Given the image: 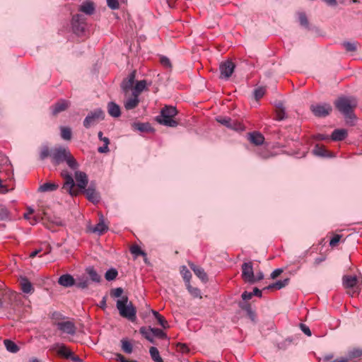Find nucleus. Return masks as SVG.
<instances>
[{
  "label": "nucleus",
  "mask_w": 362,
  "mask_h": 362,
  "mask_svg": "<svg viewBox=\"0 0 362 362\" xmlns=\"http://www.w3.org/2000/svg\"><path fill=\"white\" fill-rule=\"evenodd\" d=\"M336 108L345 117L346 119L355 117L354 110L357 106V100L354 97H339L335 102Z\"/></svg>",
  "instance_id": "nucleus-1"
},
{
  "label": "nucleus",
  "mask_w": 362,
  "mask_h": 362,
  "mask_svg": "<svg viewBox=\"0 0 362 362\" xmlns=\"http://www.w3.org/2000/svg\"><path fill=\"white\" fill-rule=\"evenodd\" d=\"M177 114V109L170 105H165L160 111V115L156 117V121L162 125L175 127L178 125V122L175 119Z\"/></svg>",
  "instance_id": "nucleus-2"
},
{
  "label": "nucleus",
  "mask_w": 362,
  "mask_h": 362,
  "mask_svg": "<svg viewBox=\"0 0 362 362\" xmlns=\"http://www.w3.org/2000/svg\"><path fill=\"white\" fill-rule=\"evenodd\" d=\"M117 308L119 315L129 321L134 322L136 318V309L132 302H129L127 296H123L117 301Z\"/></svg>",
  "instance_id": "nucleus-3"
},
{
  "label": "nucleus",
  "mask_w": 362,
  "mask_h": 362,
  "mask_svg": "<svg viewBox=\"0 0 362 362\" xmlns=\"http://www.w3.org/2000/svg\"><path fill=\"white\" fill-rule=\"evenodd\" d=\"M69 150L63 146H59L51 149L50 158L54 165H58L65 161L69 156Z\"/></svg>",
  "instance_id": "nucleus-4"
},
{
  "label": "nucleus",
  "mask_w": 362,
  "mask_h": 362,
  "mask_svg": "<svg viewBox=\"0 0 362 362\" xmlns=\"http://www.w3.org/2000/svg\"><path fill=\"white\" fill-rule=\"evenodd\" d=\"M105 118V113L100 109L98 108L91 111L88 113V115L83 120V126L88 129L91 126H94L98 124L100 120H103Z\"/></svg>",
  "instance_id": "nucleus-5"
},
{
  "label": "nucleus",
  "mask_w": 362,
  "mask_h": 362,
  "mask_svg": "<svg viewBox=\"0 0 362 362\" xmlns=\"http://www.w3.org/2000/svg\"><path fill=\"white\" fill-rule=\"evenodd\" d=\"M61 175L64 180L62 189L68 192L72 197L78 195V189L75 187L72 175L67 170H62Z\"/></svg>",
  "instance_id": "nucleus-6"
},
{
  "label": "nucleus",
  "mask_w": 362,
  "mask_h": 362,
  "mask_svg": "<svg viewBox=\"0 0 362 362\" xmlns=\"http://www.w3.org/2000/svg\"><path fill=\"white\" fill-rule=\"evenodd\" d=\"M216 119L218 123L228 129L239 132L245 130V126L236 119H232L226 116H218Z\"/></svg>",
  "instance_id": "nucleus-7"
},
{
  "label": "nucleus",
  "mask_w": 362,
  "mask_h": 362,
  "mask_svg": "<svg viewBox=\"0 0 362 362\" xmlns=\"http://www.w3.org/2000/svg\"><path fill=\"white\" fill-rule=\"evenodd\" d=\"M86 18L83 14L78 13L73 16L71 25L73 30L76 34L80 35L84 32L86 26Z\"/></svg>",
  "instance_id": "nucleus-8"
},
{
  "label": "nucleus",
  "mask_w": 362,
  "mask_h": 362,
  "mask_svg": "<svg viewBox=\"0 0 362 362\" xmlns=\"http://www.w3.org/2000/svg\"><path fill=\"white\" fill-rule=\"evenodd\" d=\"M241 269L242 278L245 282H248L250 284H254L256 282L252 262L243 263L242 264Z\"/></svg>",
  "instance_id": "nucleus-9"
},
{
  "label": "nucleus",
  "mask_w": 362,
  "mask_h": 362,
  "mask_svg": "<svg viewBox=\"0 0 362 362\" xmlns=\"http://www.w3.org/2000/svg\"><path fill=\"white\" fill-rule=\"evenodd\" d=\"M332 108L328 103L313 104L310 105V110L315 116L324 117L329 115Z\"/></svg>",
  "instance_id": "nucleus-10"
},
{
  "label": "nucleus",
  "mask_w": 362,
  "mask_h": 362,
  "mask_svg": "<svg viewBox=\"0 0 362 362\" xmlns=\"http://www.w3.org/2000/svg\"><path fill=\"white\" fill-rule=\"evenodd\" d=\"M135 78L136 71H133L122 81L121 83V88L124 95H128L129 93L132 92L134 86Z\"/></svg>",
  "instance_id": "nucleus-11"
},
{
  "label": "nucleus",
  "mask_w": 362,
  "mask_h": 362,
  "mask_svg": "<svg viewBox=\"0 0 362 362\" xmlns=\"http://www.w3.org/2000/svg\"><path fill=\"white\" fill-rule=\"evenodd\" d=\"M235 67L234 63L229 60L221 63L219 66L220 78L224 79L229 78L233 73Z\"/></svg>",
  "instance_id": "nucleus-12"
},
{
  "label": "nucleus",
  "mask_w": 362,
  "mask_h": 362,
  "mask_svg": "<svg viewBox=\"0 0 362 362\" xmlns=\"http://www.w3.org/2000/svg\"><path fill=\"white\" fill-rule=\"evenodd\" d=\"M124 107L127 110L136 108L139 103V95L131 92L128 95H124Z\"/></svg>",
  "instance_id": "nucleus-13"
},
{
  "label": "nucleus",
  "mask_w": 362,
  "mask_h": 362,
  "mask_svg": "<svg viewBox=\"0 0 362 362\" xmlns=\"http://www.w3.org/2000/svg\"><path fill=\"white\" fill-rule=\"evenodd\" d=\"M58 329L64 333L74 335L76 333V326L71 321H63L57 326Z\"/></svg>",
  "instance_id": "nucleus-14"
},
{
  "label": "nucleus",
  "mask_w": 362,
  "mask_h": 362,
  "mask_svg": "<svg viewBox=\"0 0 362 362\" xmlns=\"http://www.w3.org/2000/svg\"><path fill=\"white\" fill-rule=\"evenodd\" d=\"M75 179L78 188L81 190L85 189L88 182L87 175L84 172L76 171Z\"/></svg>",
  "instance_id": "nucleus-15"
},
{
  "label": "nucleus",
  "mask_w": 362,
  "mask_h": 362,
  "mask_svg": "<svg viewBox=\"0 0 362 362\" xmlns=\"http://www.w3.org/2000/svg\"><path fill=\"white\" fill-rule=\"evenodd\" d=\"M95 11V4L91 1H83L78 8V11L87 15L91 16Z\"/></svg>",
  "instance_id": "nucleus-16"
},
{
  "label": "nucleus",
  "mask_w": 362,
  "mask_h": 362,
  "mask_svg": "<svg viewBox=\"0 0 362 362\" xmlns=\"http://www.w3.org/2000/svg\"><path fill=\"white\" fill-rule=\"evenodd\" d=\"M53 349L56 351L58 355L69 359L71 355L72 351L64 344H55Z\"/></svg>",
  "instance_id": "nucleus-17"
},
{
  "label": "nucleus",
  "mask_w": 362,
  "mask_h": 362,
  "mask_svg": "<svg viewBox=\"0 0 362 362\" xmlns=\"http://www.w3.org/2000/svg\"><path fill=\"white\" fill-rule=\"evenodd\" d=\"M362 357V348L354 347L347 351L346 356L347 362H355L356 360Z\"/></svg>",
  "instance_id": "nucleus-18"
},
{
  "label": "nucleus",
  "mask_w": 362,
  "mask_h": 362,
  "mask_svg": "<svg viewBox=\"0 0 362 362\" xmlns=\"http://www.w3.org/2000/svg\"><path fill=\"white\" fill-rule=\"evenodd\" d=\"M70 103L66 100H60L57 103L51 107L52 113L53 115H57L61 112L64 111L69 106Z\"/></svg>",
  "instance_id": "nucleus-19"
},
{
  "label": "nucleus",
  "mask_w": 362,
  "mask_h": 362,
  "mask_svg": "<svg viewBox=\"0 0 362 362\" xmlns=\"http://www.w3.org/2000/svg\"><path fill=\"white\" fill-rule=\"evenodd\" d=\"M189 266L190 269L194 272V274L198 278H199L203 282L207 281V274H206L203 268L195 265L194 263H189Z\"/></svg>",
  "instance_id": "nucleus-20"
},
{
  "label": "nucleus",
  "mask_w": 362,
  "mask_h": 362,
  "mask_svg": "<svg viewBox=\"0 0 362 362\" xmlns=\"http://www.w3.org/2000/svg\"><path fill=\"white\" fill-rule=\"evenodd\" d=\"M58 283L59 285L68 288L75 285V279L71 275L66 274L59 278Z\"/></svg>",
  "instance_id": "nucleus-21"
},
{
  "label": "nucleus",
  "mask_w": 362,
  "mask_h": 362,
  "mask_svg": "<svg viewBox=\"0 0 362 362\" xmlns=\"http://www.w3.org/2000/svg\"><path fill=\"white\" fill-rule=\"evenodd\" d=\"M108 229V227L107 225L105 224L103 221V215L100 217V221L93 228H91L90 230L93 233H97L98 235H102L105 231H107Z\"/></svg>",
  "instance_id": "nucleus-22"
},
{
  "label": "nucleus",
  "mask_w": 362,
  "mask_h": 362,
  "mask_svg": "<svg viewBox=\"0 0 362 362\" xmlns=\"http://www.w3.org/2000/svg\"><path fill=\"white\" fill-rule=\"evenodd\" d=\"M87 199L93 203H98L100 201V195L95 189L91 187L83 189Z\"/></svg>",
  "instance_id": "nucleus-23"
},
{
  "label": "nucleus",
  "mask_w": 362,
  "mask_h": 362,
  "mask_svg": "<svg viewBox=\"0 0 362 362\" xmlns=\"http://www.w3.org/2000/svg\"><path fill=\"white\" fill-rule=\"evenodd\" d=\"M20 285L22 291L25 293H31L34 291L32 284L26 277H21Z\"/></svg>",
  "instance_id": "nucleus-24"
},
{
  "label": "nucleus",
  "mask_w": 362,
  "mask_h": 362,
  "mask_svg": "<svg viewBox=\"0 0 362 362\" xmlns=\"http://www.w3.org/2000/svg\"><path fill=\"white\" fill-rule=\"evenodd\" d=\"M248 139L252 144L256 146H259L263 144L264 137L259 132H254L248 134Z\"/></svg>",
  "instance_id": "nucleus-25"
},
{
  "label": "nucleus",
  "mask_w": 362,
  "mask_h": 362,
  "mask_svg": "<svg viewBox=\"0 0 362 362\" xmlns=\"http://www.w3.org/2000/svg\"><path fill=\"white\" fill-rule=\"evenodd\" d=\"M108 114L113 117H118L121 115V110L119 106L114 102H109L107 103Z\"/></svg>",
  "instance_id": "nucleus-26"
},
{
  "label": "nucleus",
  "mask_w": 362,
  "mask_h": 362,
  "mask_svg": "<svg viewBox=\"0 0 362 362\" xmlns=\"http://www.w3.org/2000/svg\"><path fill=\"white\" fill-rule=\"evenodd\" d=\"M358 283L356 276H344L343 285L346 288H354Z\"/></svg>",
  "instance_id": "nucleus-27"
},
{
  "label": "nucleus",
  "mask_w": 362,
  "mask_h": 362,
  "mask_svg": "<svg viewBox=\"0 0 362 362\" xmlns=\"http://www.w3.org/2000/svg\"><path fill=\"white\" fill-rule=\"evenodd\" d=\"M276 119L279 121L283 120L286 117L285 107L282 102L276 103Z\"/></svg>",
  "instance_id": "nucleus-28"
},
{
  "label": "nucleus",
  "mask_w": 362,
  "mask_h": 362,
  "mask_svg": "<svg viewBox=\"0 0 362 362\" xmlns=\"http://www.w3.org/2000/svg\"><path fill=\"white\" fill-rule=\"evenodd\" d=\"M90 284V281L88 278L84 275L78 276L75 279V285L77 288L81 289H85L88 287Z\"/></svg>",
  "instance_id": "nucleus-29"
},
{
  "label": "nucleus",
  "mask_w": 362,
  "mask_h": 362,
  "mask_svg": "<svg viewBox=\"0 0 362 362\" xmlns=\"http://www.w3.org/2000/svg\"><path fill=\"white\" fill-rule=\"evenodd\" d=\"M347 136V131L344 129H337L334 130L331 135V138L333 141H342Z\"/></svg>",
  "instance_id": "nucleus-30"
},
{
  "label": "nucleus",
  "mask_w": 362,
  "mask_h": 362,
  "mask_svg": "<svg viewBox=\"0 0 362 362\" xmlns=\"http://www.w3.org/2000/svg\"><path fill=\"white\" fill-rule=\"evenodd\" d=\"M145 90H147V82L146 80H141L136 83L132 93L139 96V95Z\"/></svg>",
  "instance_id": "nucleus-31"
},
{
  "label": "nucleus",
  "mask_w": 362,
  "mask_h": 362,
  "mask_svg": "<svg viewBox=\"0 0 362 362\" xmlns=\"http://www.w3.org/2000/svg\"><path fill=\"white\" fill-rule=\"evenodd\" d=\"M58 187L59 185L57 183L45 182L39 187L38 191L41 192H53L57 190Z\"/></svg>",
  "instance_id": "nucleus-32"
},
{
  "label": "nucleus",
  "mask_w": 362,
  "mask_h": 362,
  "mask_svg": "<svg viewBox=\"0 0 362 362\" xmlns=\"http://www.w3.org/2000/svg\"><path fill=\"white\" fill-rule=\"evenodd\" d=\"M86 272L88 274L92 281L96 283H99L100 281V276L98 274L96 270L93 267H89L86 268Z\"/></svg>",
  "instance_id": "nucleus-33"
},
{
  "label": "nucleus",
  "mask_w": 362,
  "mask_h": 362,
  "mask_svg": "<svg viewBox=\"0 0 362 362\" xmlns=\"http://www.w3.org/2000/svg\"><path fill=\"white\" fill-rule=\"evenodd\" d=\"M289 279L286 278L284 280H279L267 286L264 289H281L288 284Z\"/></svg>",
  "instance_id": "nucleus-34"
},
{
  "label": "nucleus",
  "mask_w": 362,
  "mask_h": 362,
  "mask_svg": "<svg viewBox=\"0 0 362 362\" xmlns=\"http://www.w3.org/2000/svg\"><path fill=\"white\" fill-rule=\"evenodd\" d=\"M313 154L317 156L322 157H328L329 156L328 151L323 146H320L319 144L315 145L314 149L313 150Z\"/></svg>",
  "instance_id": "nucleus-35"
},
{
  "label": "nucleus",
  "mask_w": 362,
  "mask_h": 362,
  "mask_svg": "<svg viewBox=\"0 0 362 362\" xmlns=\"http://www.w3.org/2000/svg\"><path fill=\"white\" fill-rule=\"evenodd\" d=\"M149 354L151 359L154 362H163L162 357L160 356L158 349L155 346H151L149 349Z\"/></svg>",
  "instance_id": "nucleus-36"
},
{
  "label": "nucleus",
  "mask_w": 362,
  "mask_h": 362,
  "mask_svg": "<svg viewBox=\"0 0 362 362\" xmlns=\"http://www.w3.org/2000/svg\"><path fill=\"white\" fill-rule=\"evenodd\" d=\"M64 319L65 317L59 312H54L52 313L51 320L53 325H56L57 327L59 324L64 321Z\"/></svg>",
  "instance_id": "nucleus-37"
},
{
  "label": "nucleus",
  "mask_w": 362,
  "mask_h": 362,
  "mask_svg": "<svg viewBox=\"0 0 362 362\" xmlns=\"http://www.w3.org/2000/svg\"><path fill=\"white\" fill-rule=\"evenodd\" d=\"M4 344L7 351L11 353H17L19 350L18 346L11 340L5 339Z\"/></svg>",
  "instance_id": "nucleus-38"
},
{
  "label": "nucleus",
  "mask_w": 362,
  "mask_h": 362,
  "mask_svg": "<svg viewBox=\"0 0 362 362\" xmlns=\"http://www.w3.org/2000/svg\"><path fill=\"white\" fill-rule=\"evenodd\" d=\"M153 329L151 327H141L139 329V332L141 333V334L147 340L150 339L152 337H153Z\"/></svg>",
  "instance_id": "nucleus-39"
},
{
  "label": "nucleus",
  "mask_w": 362,
  "mask_h": 362,
  "mask_svg": "<svg viewBox=\"0 0 362 362\" xmlns=\"http://www.w3.org/2000/svg\"><path fill=\"white\" fill-rule=\"evenodd\" d=\"M65 162L72 170H76L78 168V164L74 156L71 155V152L69 153V156H67V158L65 159Z\"/></svg>",
  "instance_id": "nucleus-40"
},
{
  "label": "nucleus",
  "mask_w": 362,
  "mask_h": 362,
  "mask_svg": "<svg viewBox=\"0 0 362 362\" xmlns=\"http://www.w3.org/2000/svg\"><path fill=\"white\" fill-rule=\"evenodd\" d=\"M122 349L126 354H132L133 351L132 344L126 339L121 340Z\"/></svg>",
  "instance_id": "nucleus-41"
},
{
  "label": "nucleus",
  "mask_w": 362,
  "mask_h": 362,
  "mask_svg": "<svg viewBox=\"0 0 362 362\" xmlns=\"http://www.w3.org/2000/svg\"><path fill=\"white\" fill-rule=\"evenodd\" d=\"M61 136L64 140L69 141L71 139V129L69 127H61Z\"/></svg>",
  "instance_id": "nucleus-42"
},
{
  "label": "nucleus",
  "mask_w": 362,
  "mask_h": 362,
  "mask_svg": "<svg viewBox=\"0 0 362 362\" xmlns=\"http://www.w3.org/2000/svg\"><path fill=\"white\" fill-rule=\"evenodd\" d=\"M323 362H347V358L345 357H341L334 359L332 354H327L323 358Z\"/></svg>",
  "instance_id": "nucleus-43"
},
{
  "label": "nucleus",
  "mask_w": 362,
  "mask_h": 362,
  "mask_svg": "<svg viewBox=\"0 0 362 362\" xmlns=\"http://www.w3.org/2000/svg\"><path fill=\"white\" fill-rule=\"evenodd\" d=\"M187 288L193 298H202L201 291L198 288L193 287L189 284L187 286Z\"/></svg>",
  "instance_id": "nucleus-44"
},
{
  "label": "nucleus",
  "mask_w": 362,
  "mask_h": 362,
  "mask_svg": "<svg viewBox=\"0 0 362 362\" xmlns=\"http://www.w3.org/2000/svg\"><path fill=\"white\" fill-rule=\"evenodd\" d=\"M358 42H344L343 46L347 52H354L357 50Z\"/></svg>",
  "instance_id": "nucleus-45"
},
{
  "label": "nucleus",
  "mask_w": 362,
  "mask_h": 362,
  "mask_svg": "<svg viewBox=\"0 0 362 362\" xmlns=\"http://www.w3.org/2000/svg\"><path fill=\"white\" fill-rule=\"evenodd\" d=\"M180 272H181V274L182 275V277H183L184 280L185 281V282L187 283V284H189L191 276H192V274H191V272H189V270L187 268L186 266H182L181 267Z\"/></svg>",
  "instance_id": "nucleus-46"
},
{
  "label": "nucleus",
  "mask_w": 362,
  "mask_h": 362,
  "mask_svg": "<svg viewBox=\"0 0 362 362\" xmlns=\"http://www.w3.org/2000/svg\"><path fill=\"white\" fill-rule=\"evenodd\" d=\"M118 272L115 269H108L105 274V278L107 281H112L116 279L117 276Z\"/></svg>",
  "instance_id": "nucleus-47"
},
{
  "label": "nucleus",
  "mask_w": 362,
  "mask_h": 362,
  "mask_svg": "<svg viewBox=\"0 0 362 362\" xmlns=\"http://www.w3.org/2000/svg\"><path fill=\"white\" fill-rule=\"evenodd\" d=\"M102 141L104 142L103 146H100L98 148V151L100 153H107L110 151L108 148V145L110 144V140L107 137H104L102 139Z\"/></svg>",
  "instance_id": "nucleus-48"
},
{
  "label": "nucleus",
  "mask_w": 362,
  "mask_h": 362,
  "mask_svg": "<svg viewBox=\"0 0 362 362\" xmlns=\"http://www.w3.org/2000/svg\"><path fill=\"white\" fill-rule=\"evenodd\" d=\"M130 252L132 254L134 255L136 257L146 255V253L137 245H132L130 248Z\"/></svg>",
  "instance_id": "nucleus-49"
},
{
  "label": "nucleus",
  "mask_w": 362,
  "mask_h": 362,
  "mask_svg": "<svg viewBox=\"0 0 362 362\" xmlns=\"http://www.w3.org/2000/svg\"><path fill=\"white\" fill-rule=\"evenodd\" d=\"M134 127L141 132H148L151 128L148 123H134Z\"/></svg>",
  "instance_id": "nucleus-50"
},
{
  "label": "nucleus",
  "mask_w": 362,
  "mask_h": 362,
  "mask_svg": "<svg viewBox=\"0 0 362 362\" xmlns=\"http://www.w3.org/2000/svg\"><path fill=\"white\" fill-rule=\"evenodd\" d=\"M51 150L47 146H44L41 148L40 158L41 160H45L48 156L50 157Z\"/></svg>",
  "instance_id": "nucleus-51"
},
{
  "label": "nucleus",
  "mask_w": 362,
  "mask_h": 362,
  "mask_svg": "<svg viewBox=\"0 0 362 362\" xmlns=\"http://www.w3.org/2000/svg\"><path fill=\"white\" fill-rule=\"evenodd\" d=\"M153 337H157L158 339H166V334L160 329L158 328H153Z\"/></svg>",
  "instance_id": "nucleus-52"
},
{
  "label": "nucleus",
  "mask_w": 362,
  "mask_h": 362,
  "mask_svg": "<svg viewBox=\"0 0 362 362\" xmlns=\"http://www.w3.org/2000/svg\"><path fill=\"white\" fill-rule=\"evenodd\" d=\"M265 94V88L263 87H259L254 90V95L256 100H259L262 98Z\"/></svg>",
  "instance_id": "nucleus-53"
},
{
  "label": "nucleus",
  "mask_w": 362,
  "mask_h": 362,
  "mask_svg": "<svg viewBox=\"0 0 362 362\" xmlns=\"http://www.w3.org/2000/svg\"><path fill=\"white\" fill-rule=\"evenodd\" d=\"M298 20H299L300 24L301 25L305 26V27L308 26V21L307 19V16L304 13H298Z\"/></svg>",
  "instance_id": "nucleus-54"
},
{
  "label": "nucleus",
  "mask_w": 362,
  "mask_h": 362,
  "mask_svg": "<svg viewBox=\"0 0 362 362\" xmlns=\"http://www.w3.org/2000/svg\"><path fill=\"white\" fill-rule=\"evenodd\" d=\"M123 293V289L122 288H116L114 289H112L110 291V296L114 298H118L122 296Z\"/></svg>",
  "instance_id": "nucleus-55"
},
{
  "label": "nucleus",
  "mask_w": 362,
  "mask_h": 362,
  "mask_svg": "<svg viewBox=\"0 0 362 362\" xmlns=\"http://www.w3.org/2000/svg\"><path fill=\"white\" fill-rule=\"evenodd\" d=\"M341 238V235H334L329 241V245L332 247H335L338 244V243L340 241Z\"/></svg>",
  "instance_id": "nucleus-56"
},
{
  "label": "nucleus",
  "mask_w": 362,
  "mask_h": 362,
  "mask_svg": "<svg viewBox=\"0 0 362 362\" xmlns=\"http://www.w3.org/2000/svg\"><path fill=\"white\" fill-rule=\"evenodd\" d=\"M160 64L166 67V68H170L171 67V63H170V59L166 57H161L160 59Z\"/></svg>",
  "instance_id": "nucleus-57"
},
{
  "label": "nucleus",
  "mask_w": 362,
  "mask_h": 362,
  "mask_svg": "<svg viewBox=\"0 0 362 362\" xmlns=\"http://www.w3.org/2000/svg\"><path fill=\"white\" fill-rule=\"evenodd\" d=\"M156 320H158V324L160 326H162L164 329H166L169 327L167 320L164 318L163 316L160 315Z\"/></svg>",
  "instance_id": "nucleus-58"
},
{
  "label": "nucleus",
  "mask_w": 362,
  "mask_h": 362,
  "mask_svg": "<svg viewBox=\"0 0 362 362\" xmlns=\"http://www.w3.org/2000/svg\"><path fill=\"white\" fill-rule=\"evenodd\" d=\"M107 4L112 9H117L119 8V2L117 0H107Z\"/></svg>",
  "instance_id": "nucleus-59"
},
{
  "label": "nucleus",
  "mask_w": 362,
  "mask_h": 362,
  "mask_svg": "<svg viewBox=\"0 0 362 362\" xmlns=\"http://www.w3.org/2000/svg\"><path fill=\"white\" fill-rule=\"evenodd\" d=\"M115 359L119 362H138L136 361L127 360L122 354L118 353L115 354Z\"/></svg>",
  "instance_id": "nucleus-60"
},
{
  "label": "nucleus",
  "mask_w": 362,
  "mask_h": 362,
  "mask_svg": "<svg viewBox=\"0 0 362 362\" xmlns=\"http://www.w3.org/2000/svg\"><path fill=\"white\" fill-rule=\"evenodd\" d=\"M300 329H301L302 332L305 334H306L307 336H309V337L311 336V334H311V331H310V328L307 325L301 323L300 325Z\"/></svg>",
  "instance_id": "nucleus-61"
},
{
  "label": "nucleus",
  "mask_w": 362,
  "mask_h": 362,
  "mask_svg": "<svg viewBox=\"0 0 362 362\" xmlns=\"http://www.w3.org/2000/svg\"><path fill=\"white\" fill-rule=\"evenodd\" d=\"M8 211L7 209L6 208H1L0 209V219L3 220L8 217Z\"/></svg>",
  "instance_id": "nucleus-62"
},
{
  "label": "nucleus",
  "mask_w": 362,
  "mask_h": 362,
  "mask_svg": "<svg viewBox=\"0 0 362 362\" xmlns=\"http://www.w3.org/2000/svg\"><path fill=\"white\" fill-rule=\"evenodd\" d=\"M283 272L282 269H276L274 270L271 274V278L274 279L277 278Z\"/></svg>",
  "instance_id": "nucleus-63"
},
{
  "label": "nucleus",
  "mask_w": 362,
  "mask_h": 362,
  "mask_svg": "<svg viewBox=\"0 0 362 362\" xmlns=\"http://www.w3.org/2000/svg\"><path fill=\"white\" fill-rule=\"evenodd\" d=\"M253 293L252 292L244 291L242 294V298L244 300H247L252 298Z\"/></svg>",
  "instance_id": "nucleus-64"
}]
</instances>
